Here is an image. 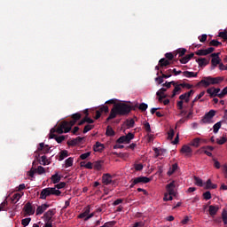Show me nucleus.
<instances>
[{"instance_id":"69168bd1","label":"nucleus","mask_w":227,"mask_h":227,"mask_svg":"<svg viewBox=\"0 0 227 227\" xmlns=\"http://www.w3.org/2000/svg\"><path fill=\"white\" fill-rule=\"evenodd\" d=\"M99 111H100L101 113H109V106H102V107L99 109Z\"/></svg>"},{"instance_id":"e2e57ef3","label":"nucleus","mask_w":227,"mask_h":227,"mask_svg":"<svg viewBox=\"0 0 227 227\" xmlns=\"http://www.w3.org/2000/svg\"><path fill=\"white\" fill-rule=\"evenodd\" d=\"M207 34H203L201 36H199V40L200 42H201L202 43L207 42Z\"/></svg>"},{"instance_id":"9b49d317","label":"nucleus","mask_w":227,"mask_h":227,"mask_svg":"<svg viewBox=\"0 0 227 227\" xmlns=\"http://www.w3.org/2000/svg\"><path fill=\"white\" fill-rule=\"evenodd\" d=\"M102 182L104 185H111L113 184V176L109 173L104 174L102 176Z\"/></svg>"},{"instance_id":"b1692460","label":"nucleus","mask_w":227,"mask_h":227,"mask_svg":"<svg viewBox=\"0 0 227 227\" xmlns=\"http://www.w3.org/2000/svg\"><path fill=\"white\" fill-rule=\"evenodd\" d=\"M61 181V176L56 172L53 176H51V182L52 184H59Z\"/></svg>"},{"instance_id":"7ed1b4c3","label":"nucleus","mask_w":227,"mask_h":227,"mask_svg":"<svg viewBox=\"0 0 227 227\" xmlns=\"http://www.w3.org/2000/svg\"><path fill=\"white\" fill-rule=\"evenodd\" d=\"M90 212L91 207H90V206L85 207L82 212L78 215V219H84V221H90V219H91V217H94L95 215V213Z\"/></svg>"},{"instance_id":"412c9836","label":"nucleus","mask_w":227,"mask_h":227,"mask_svg":"<svg viewBox=\"0 0 227 227\" xmlns=\"http://www.w3.org/2000/svg\"><path fill=\"white\" fill-rule=\"evenodd\" d=\"M104 148H105L104 144L100 142H96V144L93 146L94 152H103Z\"/></svg>"},{"instance_id":"a19ab883","label":"nucleus","mask_w":227,"mask_h":227,"mask_svg":"<svg viewBox=\"0 0 227 227\" xmlns=\"http://www.w3.org/2000/svg\"><path fill=\"white\" fill-rule=\"evenodd\" d=\"M226 142H227V138L225 136L221 137L220 138L216 139L217 145H224V143H226Z\"/></svg>"},{"instance_id":"5fc2aeb1","label":"nucleus","mask_w":227,"mask_h":227,"mask_svg":"<svg viewBox=\"0 0 227 227\" xmlns=\"http://www.w3.org/2000/svg\"><path fill=\"white\" fill-rule=\"evenodd\" d=\"M138 109L140 111H146V109H148V105L146 103H142L139 105Z\"/></svg>"},{"instance_id":"ddd939ff","label":"nucleus","mask_w":227,"mask_h":227,"mask_svg":"<svg viewBox=\"0 0 227 227\" xmlns=\"http://www.w3.org/2000/svg\"><path fill=\"white\" fill-rule=\"evenodd\" d=\"M49 208V204H42L41 206H38L35 210V215H42L45 210Z\"/></svg>"},{"instance_id":"aec40b11","label":"nucleus","mask_w":227,"mask_h":227,"mask_svg":"<svg viewBox=\"0 0 227 227\" xmlns=\"http://www.w3.org/2000/svg\"><path fill=\"white\" fill-rule=\"evenodd\" d=\"M51 196V192L49 188H44L42 190L41 194H40V199L41 200H47V197Z\"/></svg>"},{"instance_id":"393cba45","label":"nucleus","mask_w":227,"mask_h":227,"mask_svg":"<svg viewBox=\"0 0 227 227\" xmlns=\"http://www.w3.org/2000/svg\"><path fill=\"white\" fill-rule=\"evenodd\" d=\"M64 168H72V166H74V158L69 157L67 158L65 162H64Z\"/></svg>"},{"instance_id":"c85d7f7f","label":"nucleus","mask_w":227,"mask_h":227,"mask_svg":"<svg viewBox=\"0 0 227 227\" xmlns=\"http://www.w3.org/2000/svg\"><path fill=\"white\" fill-rule=\"evenodd\" d=\"M176 169H178V164L175 163L172 165V167L169 168L167 175L168 176H171V175H173V173H175V171H176Z\"/></svg>"},{"instance_id":"4be33fe9","label":"nucleus","mask_w":227,"mask_h":227,"mask_svg":"<svg viewBox=\"0 0 227 227\" xmlns=\"http://www.w3.org/2000/svg\"><path fill=\"white\" fill-rule=\"evenodd\" d=\"M48 190L50 191V196H60L61 191L56 189V187L51 188L48 187Z\"/></svg>"},{"instance_id":"c9c22d12","label":"nucleus","mask_w":227,"mask_h":227,"mask_svg":"<svg viewBox=\"0 0 227 227\" xmlns=\"http://www.w3.org/2000/svg\"><path fill=\"white\" fill-rule=\"evenodd\" d=\"M221 125H222L221 121H218L213 126L214 134H217V132H219V129H221Z\"/></svg>"},{"instance_id":"a878e982","label":"nucleus","mask_w":227,"mask_h":227,"mask_svg":"<svg viewBox=\"0 0 227 227\" xmlns=\"http://www.w3.org/2000/svg\"><path fill=\"white\" fill-rule=\"evenodd\" d=\"M172 58H169L168 59H161L159 61L160 67H168L170 64V61L172 60Z\"/></svg>"},{"instance_id":"603ef678","label":"nucleus","mask_w":227,"mask_h":227,"mask_svg":"<svg viewBox=\"0 0 227 227\" xmlns=\"http://www.w3.org/2000/svg\"><path fill=\"white\" fill-rule=\"evenodd\" d=\"M90 155H91V153H90V152L82 153L80 155V159L82 160H86V159H88V157H90Z\"/></svg>"},{"instance_id":"680f3d73","label":"nucleus","mask_w":227,"mask_h":227,"mask_svg":"<svg viewBox=\"0 0 227 227\" xmlns=\"http://www.w3.org/2000/svg\"><path fill=\"white\" fill-rule=\"evenodd\" d=\"M167 90H168V89H166V88H161V89H160V90L157 91L156 95H157V96L164 95V93H166Z\"/></svg>"},{"instance_id":"bf43d9fd","label":"nucleus","mask_w":227,"mask_h":227,"mask_svg":"<svg viewBox=\"0 0 227 227\" xmlns=\"http://www.w3.org/2000/svg\"><path fill=\"white\" fill-rule=\"evenodd\" d=\"M204 200H212V194L210 192H206L203 193Z\"/></svg>"},{"instance_id":"6e6552de","label":"nucleus","mask_w":227,"mask_h":227,"mask_svg":"<svg viewBox=\"0 0 227 227\" xmlns=\"http://www.w3.org/2000/svg\"><path fill=\"white\" fill-rule=\"evenodd\" d=\"M176 185L175 184V181H172L170 184H167V194H169L170 196H176Z\"/></svg>"},{"instance_id":"423d86ee","label":"nucleus","mask_w":227,"mask_h":227,"mask_svg":"<svg viewBox=\"0 0 227 227\" xmlns=\"http://www.w3.org/2000/svg\"><path fill=\"white\" fill-rule=\"evenodd\" d=\"M132 139H134V133H128L119 137L117 143H119V145H129Z\"/></svg>"},{"instance_id":"4d7b16f0","label":"nucleus","mask_w":227,"mask_h":227,"mask_svg":"<svg viewBox=\"0 0 227 227\" xmlns=\"http://www.w3.org/2000/svg\"><path fill=\"white\" fill-rule=\"evenodd\" d=\"M222 217H223V224H227V211L226 210L223 211Z\"/></svg>"},{"instance_id":"052dcab7","label":"nucleus","mask_w":227,"mask_h":227,"mask_svg":"<svg viewBox=\"0 0 227 227\" xmlns=\"http://www.w3.org/2000/svg\"><path fill=\"white\" fill-rule=\"evenodd\" d=\"M218 36L223 40H227V31L219 32Z\"/></svg>"},{"instance_id":"a18cd8bd","label":"nucleus","mask_w":227,"mask_h":227,"mask_svg":"<svg viewBox=\"0 0 227 227\" xmlns=\"http://www.w3.org/2000/svg\"><path fill=\"white\" fill-rule=\"evenodd\" d=\"M8 205V201L5 200L0 204V212H4L6 210V206Z\"/></svg>"},{"instance_id":"dca6fc26","label":"nucleus","mask_w":227,"mask_h":227,"mask_svg":"<svg viewBox=\"0 0 227 227\" xmlns=\"http://www.w3.org/2000/svg\"><path fill=\"white\" fill-rule=\"evenodd\" d=\"M196 62L199 63L200 67H207L210 63V59L208 58H199L196 59Z\"/></svg>"},{"instance_id":"de8ad7c7","label":"nucleus","mask_w":227,"mask_h":227,"mask_svg":"<svg viewBox=\"0 0 227 227\" xmlns=\"http://www.w3.org/2000/svg\"><path fill=\"white\" fill-rule=\"evenodd\" d=\"M66 186H67V183L60 182L55 185V188L59 191V189H65Z\"/></svg>"},{"instance_id":"6e6d98bb","label":"nucleus","mask_w":227,"mask_h":227,"mask_svg":"<svg viewBox=\"0 0 227 227\" xmlns=\"http://www.w3.org/2000/svg\"><path fill=\"white\" fill-rule=\"evenodd\" d=\"M91 129H93V125H91V124L86 125L83 129V134L90 132V130H91Z\"/></svg>"},{"instance_id":"ea45409f","label":"nucleus","mask_w":227,"mask_h":227,"mask_svg":"<svg viewBox=\"0 0 227 227\" xmlns=\"http://www.w3.org/2000/svg\"><path fill=\"white\" fill-rule=\"evenodd\" d=\"M209 45L211 47H219V45H223V43H221L217 40H212V41H210Z\"/></svg>"},{"instance_id":"7c9ffc66","label":"nucleus","mask_w":227,"mask_h":227,"mask_svg":"<svg viewBox=\"0 0 227 227\" xmlns=\"http://www.w3.org/2000/svg\"><path fill=\"white\" fill-rule=\"evenodd\" d=\"M205 189H217V184H212V181L208 179L206 183Z\"/></svg>"},{"instance_id":"864d4df0","label":"nucleus","mask_w":227,"mask_h":227,"mask_svg":"<svg viewBox=\"0 0 227 227\" xmlns=\"http://www.w3.org/2000/svg\"><path fill=\"white\" fill-rule=\"evenodd\" d=\"M36 173H38V175H43L45 173V168L42 166H38Z\"/></svg>"},{"instance_id":"1a4fd4ad","label":"nucleus","mask_w":227,"mask_h":227,"mask_svg":"<svg viewBox=\"0 0 227 227\" xmlns=\"http://www.w3.org/2000/svg\"><path fill=\"white\" fill-rule=\"evenodd\" d=\"M181 153L185 155V157H192V148L191 146L184 145L181 148Z\"/></svg>"},{"instance_id":"0eeeda50","label":"nucleus","mask_w":227,"mask_h":227,"mask_svg":"<svg viewBox=\"0 0 227 227\" xmlns=\"http://www.w3.org/2000/svg\"><path fill=\"white\" fill-rule=\"evenodd\" d=\"M215 116V111L210 110L207 114H206L201 120L202 123H212V119Z\"/></svg>"},{"instance_id":"f257e3e1","label":"nucleus","mask_w":227,"mask_h":227,"mask_svg":"<svg viewBox=\"0 0 227 227\" xmlns=\"http://www.w3.org/2000/svg\"><path fill=\"white\" fill-rule=\"evenodd\" d=\"M130 111H132V106H130V105L127 103H116L111 109L106 121H109V120H114L117 116H125V114H129Z\"/></svg>"},{"instance_id":"79ce46f5","label":"nucleus","mask_w":227,"mask_h":227,"mask_svg":"<svg viewBox=\"0 0 227 227\" xmlns=\"http://www.w3.org/2000/svg\"><path fill=\"white\" fill-rule=\"evenodd\" d=\"M106 136H109L110 137H113V136H114V130L113 129V128H111V127L108 126V127L106 128Z\"/></svg>"},{"instance_id":"774afa93","label":"nucleus","mask_w":227,"mask_h":227,"mask_svg":"<svg viewBox=\"0 0 227 227\" xmlns=\"http://www.w3.org/2000/svg\"><path fill=\"white\" fill-rule=\"evenodd\" d=\"M134 168L136 171H141L143 169V164H135Z\"/></svg>"},{"instance_id":"2eb2a0df","label":"nucleus","mask_w":227,"mask_h":227,"mask_svg":"<svg viewBox=\"0 0 227 227\" xmlns=\"http://www.w3.org/2000/svg\"><path fill=\"white\" fill-rule=\"evenodd\" d=\"M150 180L151 179L146 176H138L134 178V184H148Z\"/></svg>"},{"instance_id":"cd10ccee","label":"nucleus","mask_w":227,"mask_h":227,"mask_svg":"<svg viewBox=\"0 0 227 227\" xmlns=\"http://www.w3.org/2000/svg\"><path fill=\"white\" fill-rule=\"evenodd\" d=\"M22 196H24V193H15L12 197V201L13 203H18V201L20 200V198H22Z\"/></svg>"},{"instance_id":"37998d69","label":"nucleus","mask_w":227,"mask_h":227,"mask_svg":"<svg viewBox=\"0 0 227 227\" xmlns=\"http://www.w3.org/2000/svg\"><path fill=\"white\" fill-rule=\"evenodd\" d=\"M180 100L183 102V100H184V102H186V104H189V100L190 98H188L186 93H184L182 95L179 96Z\"/></svg>"},{"instance_id":"a211bd4d","label":"nucleus","mask_w":227,"mask_h":227,"mask_svg":"<svg viewBox=\"0 0 227 227\" xmlns=\"http://www.w3.org/2000/svg\"><path fill=\"white\" fill-rule=\"evenodd\" d=\"M52 215H54V211L52 209L48 210L44 215H43V219L45 223H51V220L52 219Z\"/></svg>"},{"instance_id":"c03bdc74","label":"nucleus","mask_w":227,"mask_h":227,"mask_svg":"<svg viewBox=\"0 0 227 227\" xmlns=\"http://www.w3.org/2000/svg\"><path fill=\"white\" fill-rule=\"evenodd\" d=\"M29 223H31V217L25 218L21 221L22 226H29Z\"/></svg>"},{"instance_id":"9d476101","label":"nucleus","mask_w":227,"mask_h":227,"mask_svg":"<svg viewBox=\"0 0 227 227\" xmlns=\"http://www.w3.org/2000/svg\"><path fill=\"white\" fill-rule=\"evenodd\" d=\"M215 51L214 47H209L205 50H198L195 54L197 56H208V54H212V51Z\"/></svg>"},{"instance_id":"6ab92c4d","label":"nucleus","mask_w":227,"mask_h":227,"mask_svg":"<svg viewBox=\"0 0 227 227\" xmlns=\"http://www.w3.org/2000/svg\"><path fill=\"white\" fill-rule=\"evenodd\" d=\"M208 212H209V215H212V217H214V215H215V214L219 212V206H213V205L209 206Z\"/></svg>"},{"instance_id":"20e7f679","label":"nucleus","mask_w":227,"mask_h":227,"mask_svg":"<svg viewBox=\"0 0 227 227\" xmlns=\"http://www.w3.org/2000/svg\"><path fill=\"white\" fill-rule=\"evenodd\" d=\"M185 52H187V49L185 48H179L173 52H168L165 54V58H176V55L178 54L179 58H184L185 56Z\"/></svg>"},{"instance_id":"f03ea898","label":"nucleus","mask_w":227,"mask_h":227,"mask_svg":"<svg viewBox=\"0 0 227 227\" xmlns=\"http://www.w3.org/2000/svg\"><path fill=\"white\" fill-rule=\"evenodd\" d=\"M77 121L72 120L69 122L68 121H62L57 129L52 128L50 131V137L52 139L54 137V132H57V134H65L70 132L72 130V127L75 125Z\"/></svg>"},{"instance_id":"338daca9","label":"nucleus","mask_w":227,"mask_h":227,"mask_svg":"<svg viewBox=\"0 0 227 227\" xmlns=\"http://www.w3.org/2000/svg\"><path fill=\"white\" fill-rule=\"evenodd\" d=\"M73 121H77V120H81V114H74L72 116Z\"/></svg>"},{"instance_id":"3c124183","label":"nucleus","mask_w":227,"mask_h":227,"mask_svg":"<svg viewBox=\"0 0 227 227\" xmlns=\"http://www.w3.org/2000/svg\"><path fill=\"white\" fill-rule=\"evenodd\" d=\"M205 96V91L200 92L199 95L196 96V98L193 99L192 104H194V102H198V100H200V98H202Z\"/></svg>"},{"instance_id":"f3484780","label":"nucleus","mask_w":227,"mask_h":227,"mask_svg":"<svg viewBox=\"0 0 227 227\" xmlns=\"http://www.w3.org/2000/svg\"><path fill=\"white\" fill-rule=\"evenodd\" d=\"M199 84H203L205 88H208V86L212 85L211 76L204 77Z\"/></svg>"},{"instance_id":"bb28decb","label":"nucleus","mask_w":227,"mask_h":227,"mask_svg":"<svg viewBox=\"0 0 227 227\" xmlns=\"http://www.w3.org/2000/svg\"><path fill=\"white\" fill-rule=\"evenodd\" d=\"M67 157H68V151L67 150H63L59 153V160H65V159H67Z\"/></svg>"},{"instance_id":"c756f323","label":"nucleus","mask_w":227,"mask_h":227,"mask_svg":"<svg viewBox=\"0 0 227 227\" xmlns=\"http://www.w3.org/2000/svg\"><path fill=\"white\" fill-rule=\"evenodd\" d=\"M224 79L223 77H212L211 76V84H219L220 82H223Z\"/></svg>"},{"instance_id":"49530a36","label":"nucleus","mask_w":227,"mask_h":227,"mask_svg":"<svg viewBox=\"0 0 227 227\" xmlns=\"http://www.w3.org/2000/svg\"><path fill=\"white\" fill-rule=\"evenodd\" d=\"M173 196H175V195H170L169 193H165L164 197H163V200L173 201Z\"/></svg>"},{"instance_id":"4468645a","label":"nucleus","mask_w":227,"mask_h":227,"mask_svg":"<svg viewBox=\"0 0 227 227\" xmlns=\"http://www.w3.org/2000/svg\"><path fill=\"white\" fill-rule=\"evenodd\" d=\"M201 143H205V139L196 137L190 142V145L191 146H194V148H200V145H201Z\"/></svg>"},{"instance_id":"39448f33","label":"nucleus","mask_w":227,"mask_h":227,"mask_svg":"<svg viewBox=\"0 0 227 227\" xmlns=\"http://www.w3.org/2000/svg\"><path fill=\"white\" fill-rule=\"evenodd\" d=\"M24 215H35L36 212V207L31 204V202H27L23 207Z\"/></svg>"},{"instance_id":"e433bc0d","label":"nucleus","mask_w":227,"mask_h":227,"mask_svg":"<svg viewBox=\"0 0 227 227\" xmlns=\"http://www.w3.org/2000/svg\"><path fill=\"white\" fill-rule=\"evenodd\" d=\"M41 162L43 164V166H49V164H51V161H49V160L47 159V156L43 155L41 157Z\"/></svg>"},{"instance_id":"13d9d810","label":"nucleus","mask_w":227,"mask_h":227,"mask_svg":"<svg viewBox=\"0 0 227 227\" xmlns=\"http://www.w3.org/2000/svg\"><path fill=\"white\" fill-rule=\"evenodd\" d=\"M224 95H227V86L218 94L219 98H223Z\"/></svg>"},{"instance_id":"f8f14e48","label":"nucleus","mask_w":227,"mask_h":227,"mask_svg":"<svg viewBox=\"0 0 227 227\" xmlns=\"http://www.w3.org/2000/svg\"><path fill=\"white\" fill-rule=\"evenodd\" d=\"M207 93H208L209 97H219V93H221V89L217 88H209L207 90Z\"/></svg>"},{"instance_id":"f704fd0d","label":"nucleus","mask_w":227,"mask_h":227,"mask_svg":"<svg viewBox=\"0 0 227 227\" xmlns=\"http://www.w3.org/2000/svg\"><path fill=\"white\" fill-rule=\"evenodd\" d=\"M211 63H212L213 68H215L216 65L221 64V59L220 58H213L212 60H211Z\"/></svg>"},{"instance_id":"5701e85b","label":"nucleus","mask_w":227,"mask_h":227,"mask_svg":"<svg viewBox=\"0 0 227 227\" xmlns=\"http://www.w3.org/2000/svg\"><path fill=\"white\" fill-rule=\"evenodd\" d=\"M184 77H187L188 79H191L192 77H198V73L191 72V71H184L183 72Z\"/></svg>"},{"instance_id":"2f4dec72","label":"nucleus","mask_w":227,"mask_h":227,"mask_svg":"<svg viewBox=\"0 0 227 227\" xmlns=\"http://www.w3.org/2000/svg\"><path fill=\"white\" fill-rule=\"evenodd\" d=\"M81 166H82V168L83 167L86 169H93V163H91V161H89L87 163L84 161H82Z\"/></svg>"},{"instance_id":"8fccbe9b","label":"nucleus","mask_w":227,"mask_h":227,"mask_svg":"<svg viewBox=\"0 0 227 227\" xmlns=\"http://www.w3.org/2000/svg\"><path fill=\"white\" fill-rule=\"evenodd\" d=\"M175 137V130L173 129H170L168 132V139L171 141Z\"/></svg>"},{"instance_id":"0e129e2a","label":"nucleus","mask_w":227,"mask_h":227,"mask_svg":"<svg viewBox=\"0 0 227 227\" xmlns=\"http://www.w3.org/2000/svg\"><path fill=\"white\" fill-rule=\"evenodd\" d=\"M155 82H157L158 84H162L164 82V79L162 76H158L155 78Z\"/></svg>"},{"instance_id":"4c0bfd02","label":"nucleus","mask_w":227,"mask_h":227,"mask_svg":"<svg viewBox=\"0 0 227 227\" xmlns=\"http://www.w3.org/2000/svg\"><path fill=\"white\" fill-rule=\"evenodd\" d=\"M194 181L195 185H198V187H203V180L201 178L195 176Z\"/></svg>"},{"instance_id":"72a5a7b5","label":"nucleus","mask_w":227,"mask_h":227,"mask_svg":"<svg viewBox=\"0 0 227 227\" xmlns=\"http://www.w3.org/2000/svg\"><path fill=\"white\" fill-rule=\"evenodd\" d=\"M126 127L128 129H132L136 123V121H134V119H129L126 121Z\"/></svg>"},{"instance_id":"473e14b6","label":"nucleus","mask_w":227,"mask_h":227,"mask_svg":"<svg viewBox=\"0 0 227 227\" xmlns=\"http://www.w3.org/2000/svg\"><path fill=\"white\" fill-rule=\"evenodd\" d=\"M102 164H103L102 160H98L94 162V169H96L97 171H100L102 169Z\"/></svg>"},{"instance_id":"58836bf2","label":"nucleus","mask_w":227,"mask_h":227,"mask_svg":"<svg viewBox=\"0 0 227 227\" xmlns=\"http://www.w3.org/2000/svg\"><path fill=\"white\" fill-rule=\"evenodd\" d=\"M144 129L145 130V132H147V134L152 133V128L150 127V122H144Z\"/></svg>"},{"instance_id":"09e8293b","label":"nucleus","mask_w":227,"mask_h":227,"mask_svg":"<svg viewBox=\"0 0 227 227\" xmlns=\"http://www.w3.org/2000/svg\"><path fill=\"white\" fill-rule=\"evenodd\" d=\"M180 90H182V85H176L173 90L172 97H175L180 91Z\"/></svg>"}]
</instances>
